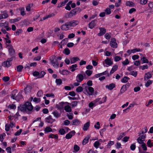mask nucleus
Listing matches in <instances>:
<instances>
[{"label":"nucleus","mask_w":153,"mask_h":153,"mask_svg":"<svg viewBox=\"0 0 153 153\" xmlns=\"http://www.w3.org/2000/svg\"><path fill=\"white\" fill-rule=\"evenodd\" d=\"M132 151H134L136 149L135 143H134L133 144H131L130 147Z\"/></svg>","instance_id":"obj_61"},{"label":"nucleus","mask_w":153,"mask_h":153,"mask_svg":"<svg viewBox=\"0 0 153 153\" xmlns=\"http://www.w3.org/2000/svg\"><path fill=\"white\" fill-rule=\"evenodd\" d=\"M18 90L16 89L14 90L12 92V94H11V98L13 99L16 100V94L18 92Z\"/></svg>","instance_id":"obj_21"},{"label":"nucleus","mask_w":153,"mask_h":153,"mask_svg":"<svg viewBox=\"0 0 153 153\" xmlns=\"http://www.w3.org/2000/svg\"><path fill=\"white\" fill-rule=\"evenodd\" d=\"M83 89L82 87L80 86L78 87L76 89V91L77 92H81L83 91Z\"/></svg>","instance_id":"obj_49"},{"label":"nucleus","mask_w":153,"mask_h":153,"mask_svg":"<svg viewBox=\"0 0 153 153\" xmlns=\"http://www.w3.org/2000/svg\"><path fill=\"white\" fill-rule=\"evenodd\" d=\"M45 133L46 134L47 133L52 132V129L49 126L46 127L44 130Z\"/></svg>","instance_id":"obj_27"},{"label":"nucleus","mask_w":153,"mask_h":153,"mask_svg":"<svg viewBox=\"0 0 153 153\" xmlns=\"http://www.w3.org/2000/svg\"><path fill=\"white\" fill-rule=\"evenodd\" d=\"M107 97L106 96L102 97V100L99 102V104H101L105 102L106 101Z\"/></svg>","instance_id":"obj_34"},{"label":"nucleus","mask_w":153,"mask_h":153,"mask_svg":"<svg viewBox=\"0 0 153 153\" xmlns=\"http://www.w3.org/2000/svg\"><path fill=\"white\" fill-rule=\"evenodd\" d=\"M80 123V121L78 119L73 120L72 121V125L74 126H78Z\"/></svg>","instance_id":"obj_24"},{"label":"nucleus","mask_w":153,"mask_h":153,"mask_svg":"<svg viewBox=\"0 0 153 153\" xmlns=\"http://www.w3.org/2000/svg\"><path fill=\"white\" fill-rule=\"evenodd\" d=\"M134 3L131 1H127L126 3V6L132 7L134 6Z\"/></svg>","instance_id":"obj_33"},{"label":"nucleus","mask_w":153,"mask_h":153,"mask_svg":"<svg viewBox=\"0 0 153 153\" xmlns=\"http://www.w3.org/2000/svg\"><path fill=\"white\" fill-rule=\"evenodd\" d=\"M6 94V91L5 89L2 90L0 92V96L3 97Z\"/></svg>","instance_id":"obj_45"},{"label":"nucleus","mask_w":153,"mask_h":153,"mask_svg":"<svg viewBox=\"0 0 153 153\" xmlns=\"http://www.w3.org/2000/svg\"><path fill=\"white\" fill-rule=\"evenodd\" d=\"M33 108L31 103L29 102H27L23 105L18 107V110L28 114L32 113Z\"/></svg>","instance_id":"obj_1"},{"label":"nucleus","mask_w":153,"mask_h":153,"mask_svg":"<svg viewBox=\"0 0 153 153\" xmlns=\"http://www.w3.org/2000/svg\"><path fill=\"white\" fill-rule=\"evenodd\" d=\"M90 137L89 136L85 137L82 140V144L83 145L86 144L88 142L89 139Z\"/></svg>","instance_id":"obj_26"},{"label":"nucleus","mask_w":153,"mask_h":153,"mask_svg":"<svg viewBox=\"0 0 153 153\" xmlns=\"http://www.w3.org/2000/svg\"><path fill=\"white\" fill-rule=\"evenodd\" d=\"M115 84L114 83H111L109 85H106L105 87L106 88L108 89L109 90L111 91L115 87Z\"/></svg>","instance_id":"obj_9"},{"label":"nucleus","mask_w":153,"mask_h":153,"mask_svg":"<svg viewBox=\"0 0 153 153\" xmlns=\"http://www.w3.org/2000/svg\"><path fill=\"white\" fill-rule=\"evenodd\" d=\"M10 79L9 77L8 76H4L2 78V80L5 82L8 81Z\"/></svg>","instance_id":"obj_52"},{"label":"nucleus","mask_w":153,"mask_h":153,"mask_svg":"<svg viewBox=\"0 0 153 153\" xmlns=\"http://www.w3.org/2000/svg\"><path fill=\"white\" fill-rule=\"evenodd\" d=\"M23 68V67L22 65H19L16 67L17 71L18 72H21Z\"/></svg>","instance_id":"obj_32"},{"label":"nucleus","mask_w":153,"mask_h":153,"mask_svg":"<svg viewBox=\"0 0 153 153\" xmlns=\"http://www.w3.org/2000/svg\"><path fill=\"white\" fill-rule=\"evenodd\" d=\"M76 132L74 130H72L67 134L65 138L67 139H69L72 138L73 136L75 135Z\"/></svg>","instance_id":"obj_6"},{"label":"nucleus","mask_w":153,"mask_h":153,"mask_svg":"<svg viewBox=\"0 0 153 153\" xmlns=\"http://www.w3.org/2000/svg\"><path fill=\"white\" fill-rule=\"evenodd\" d=\"M41 101V100L40 98H37L36 97L34 98L33 100V101L36 103L39 102Z\"/></svg>","instance_id":"obj_62"},{"label":"nucleus","mask_w":153,"mask_h":153,"mask_svg":"<svg viewBox=\"0 0 153 153\" xmlns=\"http://www.w3.org/2000/svg\"><path fill=\"white\" fill-rule=\"evenodd\" d=\"M9 25V23L7 21L5 22L4 23H0V27H4L6 26V25Z\"/></svg>","instance_id":"obj_54"},{"label":"nucleus","mask_w":153,"mask_h":153,"mask_svg":"<svg viewBox=\"0 0 153 153\" xmlns=\"http://www.w3.org/2000/svg\"><path fill=\"white\" fill-rule=\"evenodd\" d=\"M76 12L74 9L71 10L69 13H66L65 15V17L68 19L71 18L76 14Z\"/></svg>","instance_id":"obj_3"},{"label":"nucleus","mask_w":153,"mask_h":153,"mask_svg":"<svg viewBox=\"0 0 153 153\" xmlns=\"http://www.w3.org/2000/svg\"><path fill=\"white\" fill-rule=\"evenodd\" d=\"M70 52V50L68 48H65L63 51V53L67 55H68Z\"/></svg>","instance_id":"obj_30"},{"label":"nucleus","mask_w":153,"mask_h":153,"mask_svg":"<svg viewBox=\"0 0 153 153\" xmlns=\"http://www.w3.org/2000/svg\"><path fill=\"white\" fill-rule=\"evenodd\" d=\"M68 23L69 26L74 27L78 25L79 22L78 20H73L71 21Z\"/></svg>","instance_id":"obj_7"},{"label":"nucleus","mask_w":153,"mask_h":153,"mask_svg":"<svg viewBox=\"0 0 153 153\" xmlns=\"http://www.w3.org/2000/svg\"><path fill=\"white\" fill-rule=\"evenodd\" d=\"M100 145V144L99 142L97 141L94 142V146L96 149H97L98 148Z\"/></svg>","instance_id":"obj_46"},{"label":"nucleus","mask_w":153,"mask_h":153,"mask_svg":"<svg viewBox=\"0 0 153 153\" xmlns=\"http://www.w3.org/2000/svg\"><path fill=\"white\" fill-rule=\"evenodd\" d=\"M104 62L105 63L108 65L107 66L104 65V66H106V67H108L109 66L112 65L113 63V61H111L110 59L108 58L105 60Z\"/></svg>","instance_id":"obj_10"},{"label":"nucleus","mask_w":153,"mask_h":153,"mask_svg":"<svg viewBox=\"0 0 153 153\" xmlns=\"http://www.w3.org/2000/svg\"><path fill=\"white\" fill-rule=\"evenodd\" d=\"M148 129L146 127H145L143 128H142L141 131V133L140 134V135L141 134H143L146 133L147 132Z\"/></svg>","instance_id":"obj_41"},{"label":"nucleus","mask_w":153,"mask_h":153,"mask_svg":"<svg viewBox=\"0 0 153 153\" xmlns=\"http://www.w3.org/2000/svg\"><path fill=\"white\" fill-rule=\"evenodd\" d=\"M46 121L48 123H52L55 121V119H53L51 115H49L48 117L46 118Z\"/></svg>","instance_id":"obj_13"},{"label":"nucleus","mask_w":153,"mask_h":153,"mask_svg":"<svg viewBox=\"0 0 153 153\" xmlns=\"http://www.w3.org/2000/svg\"><path fill=\"white\" fill-rule=\"evenodd\" d=\"M46 73L44 71H41L40 74H39V76L38 77L39 78H41L44 77V75Z\"/></svg>","instance_id":"obj_63"},{"label":"nucleus","mask_w":153,"mask_h":153,"mask_svg":"<svg viewBox=\"0 0 153 153\" xmlns=\"http://www.w3.org/2000/svg\"><path fill=\"white\" fill-rule=\"evenodd\" d=\"M74 149L76 152H78L80 149L79 147L77 145H75L74 146Z\"/></svg>","instance_id":"obj_56"},{"label":"nucleus","mask_w":153,"mask_h":153,"mask_svg":"<svg viewBox=\"0 0 153 153\" xmlns=\"http://www.w3.org/2000/svg\"><path fill=\"white\" fill-rule=\"evenodd\" d=\"M68 1V0H65L63 1L60 3V4H58V7L60 8L65 5V4Z\"/></svg>","instance_id":"obj_28"},{"label":"nucleus","mask_w":153,"mask_h":153,"mask_svg":"<svg viewBox=\"0 0 153 153\" xmlns=\"http://www.w3.org/2000/svg\"><path fill=\"white\" fill-rule=\"evenodd\" d=\"M21 23L23 25H28L29 22L26 19H25Z\"/></svg>","instance_id":"obj_51"},{"label":"nucleus","mask_w":153,"mask_h":153,"mask_svg":"<svg viewBox=\"0 0 153 153\" xmlns=\"http://www.w3.org/2000/svg\"><path fill=\"white\" fill-rule=\"evenodd\" d=\"M59 72L61 74L63 75H67L70 72L67 70L63 69L62 71L59 70Z\"/></svg>","instance_id":"obj_17"},{"label":"nucleus","mask_w":153,"mask_h":153,"mask_svg":"<svg viewBox=\"0 0 153 153\" xmlns=\"http://www.w3.org/2000/svg\"><path fill=\"white\" fill-rule=\"evenodd\" d=\"M153 81L152 80H149L146 82L145 84V86L146 87H148L152 83Z\"/></svg>","instance_id":"obj_42"},{"label":"nucleus","mask_w":153,"mask_h":153,"mask_svg":"<svg viewBox=\"0 0 153 153\" xmlns=\"http://www.w3.org/2000/svg\"><path fill=\"white\" fill-rule=\"evenodd\" d=\"M132 53H134L140 51V49L139 48H135L131 50Z\"/></svg>","instance_id":"obj_57"},{"label":"nucleus","mask_w":153,"mask_h":153,"mask_svg":"<svg viewBox=\"0 0 153 153\" xmlns=\"http://www.w3.org/2000/svg\"><path fill=\"white\" fill-rule=\"evenodd\" d=\"M22 98V95L21 93H19L17 96H16V100L18 101L20 99H21Z\"/></svg>","instance_id":"obj_36"},{"label":"nucleus","mask_w":153,"mask_h":153,"mask_svg":"<svg viewBox=\"0 0 153 153\" xmlns=\"http://www.w3.org/2000/svg\"><path fill=\"white\" fill-rule=\"evenodd\" d=\"M59 132L61 135H63L66 133L64 129L63 128L60 129L59 131Z\"/></svg>","instance_id":"obj_39"},{"label":"nucleus","mask_w":153,"mask_h":153,"mask_svg":"<svg viewBox=\"0 0 153 153\" xmlns=\"http://www.w3.org/2000/svg\"><path fill=\"white\" fill-rule=\"evenodd\" d=\"M48 137L49 138H54L56 140H58V136L57 134H51L48 136Z\"/></svg>","instance_id":"obj_19"},{"label":"nucleus","mask_w":153,"mask_h":153,"mask_svg":"<svg viewBox=\"0 0 153 153\" xmlns=\"http://www.w3.org/2000/svg\"><path fill=\"white\" fill-rule=\"evenodd\" d=\"M129 62L128 59H126L125 61H123L122 63L123 65H126L129 64Z\"/></svg>","instance_id":"obj_50"},{"label":"nucleus","mask_w":153,"mask_h":153,"mask_svg":"<svg viewBox=\"0 0 153 153\" xmlns=\"http://www.w3.org/2000/svg\"><path fill=\"white\" fill-rule=\"evenodd\" d=\"M69 26L68 23L67 22L65 24L63 25L61 27V29L62 30H68V27Z\"/></svg>","instance_id":"obj_11"},{"label":"nucleus","mask_w":153,"mask_h":153,"mask_svg":"<svg viewBox=\"0 0 153 153\" xmlns=\"http://www.w3.org/2000/svg\"><path fill=\"white\" fill-rule=\"evenodd\" d=\"M142 59V63H148L149 62L148 60L145 57H143Z\"/></svg>","instance_id":"obj_59"},{"label":"nucleus","mask_w":153,"mask_h":153,"mask_svg":"<svg viewBox=\"0 0 153 153\" xmlns=\"http://www.w3.org/2000/svg\"><path fill=\"white\" fill-rule=\"evenodd\" d=\"M148 66L146 64L142 66H140V69H141L142 70H143L145 69H147L148 68Z\"/></svg>","instance_id":"obj_48"},{"label":"nucleus","mask_w":153,"mask_h":153,"mask_svg":"<svg viewBox=\"0 0 153 153\" xmlns=\"http://www.w3.org/2000/svg\"><path fill=\"white\" fill-rule=\"evenodd\" d=\"M126 87H125L124 85L122 86L121 87L120 91V92L121 94L124 93L126 90H127V88Z\"/></svg>","instance_id":"obj_38"},{"label":"nucleus","mask_w":153,"mask_h":153,"mask_svg":"<svg viewBox=\"0 0 153 153\" xmlns=\"http://www.w3.org/2000/svg\"><path fill=\"white\" fill-rule=\"evenodd\" d=\"M129 74L135 77L137 75V71H132L130 72Z\"/></svg>","instance_id":"obj_44"},{"label":"nucleus","mask_w":153,"mask_h":153,"mask_svg":"<svg viewBox=\"0 0 153 153\" xmlns=\"http://www.w3.org/2000/svg\"><path fill=\"white\" fill-rule=\"evenodd\" d=\"M90 126V122H88L84 125L83 129L84 131H87Z\"/></svg>","instance_id":"obj_22"},{"label":"nucleus","mask_w":153,"mask_h":153,"mask_svg":"<svg viewBox=\"0 0 153 153\" xmlns=\"http://www.w3.org/2000/svg\"><path fill=\"white\" fill-rule=\"evenodd\" d=\"M11 57L10 58L7 59V60L6 61H4V63L6 64L7 63H8L9 65L8 66H10L11 65V62L13 60V57L14 56H11Z\"/></svg>","instance_id":"obj_16"},{"label":"nucleus","mask_w":153,"mask_h":153,"mask_svg":"<svg viewBox=\"0 0 153 153\" xmlns=\"http://www.w3.org/2000/svg\"><path fill=\"white\" fill-rule=\"evenodd\" d=\"M85 74L88 76H90L92 73V71L90 70H87L85 72Z\"/></svg>","instance_id":"obj_60"},{"label":"nucleus","mask_w":153,"mask_h":153,"mask_svg":"<svg viewBox=\"0 0 153 153\" xmlns=\"http://www.w3.org/2000/svg\"><path fill=\"white\" fill-rule=\"evenodd\" d=\"M64 109L65 111L68 112H70L71 111V109L70 106L68 105H66L64 107Z\"/></svg>","instance_id":"obj_29"},{"label":"nucleus","mask_w":153,"mask_h":153,"mask_svg":"<svg viewBox=\"0 0 153 153\" xmlns=\"http://www.w3.org/2000/svg\"><path fill=\"white\" fill-rule=\"evenodd\" d=\"M152 77V74L150 72H149L145 74V76L144 77V79L146 80H147L151 78Z\"/></svg>","instance_id":"obj_15"},{"label":"nucleus","mask_w":153,"mask_h":153,"mask_svg":"<svg viewBox=\"0 0 153 153\" xmlns=\"http://www.w3.org/2000/svg\"><path fill=\"white\" fill-rule=\"evenodd\" d=\"M10 125L8 124H6L5 125V130L6 131H9Z\"/></svg>","instance_id":"obj_55"},{"label":"nucleus","mask_w":153,"mask_h":153,"mask_svg":"<svg viewBox=\"0 0 153 153\" xmlns=\"http://www.w3.org/2000/svg\"><path fill=\"white\" fill-rule=\"evenodd\" d=\"M97 20L94 19L91 21L88 24L89 27L91 29H92L97 24Z\"/></svg>","instance_id":"obj_8"},{"label":"nucleus","mask_w":153,"mask_h":153,"mask_svg":"<svg viewBox=\"0 0 153 153\" xmlns=\"http://www.w3.org/2000/svg\"><path fill=\"white\" fill-rule=\"evenodd\" d=\"M23 32V30L22 29H18L16 32V34H14L16 36H19V34Z\"/></svg>","instance_id":"obj_47"},{"label":"nucleus","mask_w":153,"mask_h":153,"mask_svg":"<svg viewBox=\"0 0 153 153\" xmlns=\"http://www.w3.org/2000/svg\"><path fill=\"white\" fill-rule=\"evenodd\" d=\"M78 78L79 80L76 79L77 82H82L84 79V76L82 74H78L76 76V78Z\"/></svg>","instance_id":"obj_12"},{"label":"nucleus","mask_w":153,"mask_h":153,"mask_svg":"<svg viewBox=\"0 0 153 153\" xmlns=\"http://www.w3.org/2000/svg\"><path fill=\"white\" fill-rule=\"evenodd\" d=\"M116 39L114 38H112L111 39L110 42V45L111 46L114 48H116L117 47V43L116 42Z\"/></svg>","instance_id":"obj_4"},{"label":"nucleus","mask_w":153,"mask_h":153,"mask_svg":"<svg viewBox=\"0 0 153 153\" xmlns=\"http://www.w3.org/2000/svg\"><path fill=\"white\" fill-rule=\"evenodd\" d=\"M52 114H53V116L56 118H58L61 116V114L59 113L57 111H55L52 112Z\"/></svg>","instance_id":"obj_23"},{"label":"nucleus","mask_w":153,"mask_h":153,"mask_svg":"<svg viewBox=\"0 0 153 153\" xmlns=\"http://www.w3.org/2000/svg\"><path fill=\"white\" fill-rule=\"evenodd\" d=\"M105 12L107 15L110 14L111 13L110 9L108 8H106L105 10Z\"/></svg>","instance_id":"obj_64"},{"label":"nucleus","mask_w":153,"mask_h":153,"mask_svg":"<svg viewBox=\"0 0 153 153\" xmlns=\"http://www.w3.org/2000/svg\"><path fill=\"white\" fill-rule=\"evenodd\" d=\"M79 60V58L77 56L73 57L70 59L71 64H73L75 63L76 62Z\"/></svg>","instance_id":"obj_18"},{"label":"nucleus","mask_w":153,"mask_h":153,"mask_svg":"<svg viewBox=\"0 0 153 153\" xmlns=\"http://www.w3.org/2000/svg\"><path fill=\"white\" fill-rule=\"evenodd\" d=\"M99 29L100 30V32L97 33V35L99 36H101L103 35L106 32V29L102 27H99Z\"/></svg>","instance_id":"obj_5"},{"label":"nucleus","mask_w":153,"mask_h":153,"mask_svg":"<svg viewBox=\"0 0 153 153\" xmlns=\"http://www.w3.org/2000/svg\"><path fill=\"white\" fill-rule=\"evenodd\" d=\"M8 51L10 56H13L15 53V50L13 48L11 49H9Z\"/></svg>","instance_id":"obj_37"},{"label":"nucleus","mask_w":153,"mask_h":153,"mask_svg":"<svg viewBox=\"0 0 153 153\" xmlns=\"http://www.w3.org/2000/svg\"><path fill=\"white\" fill-rule=\"evenodd\" d=\"M97 104H95L93 101L91 102L89 104V107L91 109H93L94 107L96 106Z\"/></svg>","instance_id":"obj_31"},{"label":"nucleus","mask_w":153,"mask_h":153,"mask_svg":"<svg viewBox=\"0 0 153 153\" xmlns=\"http://www.w3.org/2000/svg\"><path fill=\"white\" fill-rule=\"evenodd\" d=\"M137 142L140 144H143L144 143V140L141 139L140 137H138L137 139Z\"/></svg>","instance_id":"obj_58"},{"label":"nucleus","mask_w":153,"mask_h":153,"mask_svg":"<svg viewBox=\"0 0 153 153\" xmlns=\"http://www.w3.org/2000/svg\"><path fill=\"white\" fill-rule=\"evenodd\" d=\"M50 60V62L54 68H58L59 67V62L56 56H52Z\"/></svg>","instance_id":"obj_2"},{"label":"nucleus","mask_w":153,"mask_h":153,"mask_svg":"<svg viewBox=\"0 0 153 153\" xmlns=\"http://www.w3.org/2000/svg\"><path fill=\"white\" fill-rule=\"evenodd\" d=\"M130 78L127 76H124L121 80V82L123 83L127 82L128 80H130Z\"/></svg>","instance_id":"obj_25"},{"label":"nucleus","mask_w":153,"mask_h":153,"mask_svg":"<svg viewBox=\"0 0 153 153\" xmlns=\"http://www.w3.org/2000/svg\"><path fill=\"white\" fill-rule=\"evenodd\" d=\"M32 89V87L31 86L27 85V87L25 88V94L29 93L30 92Z\"/></svg>","instance_id":"obj_20"},{"label":"nucleus","mask_w":153,"mask_h":153,"mask_svg":"<svg viewBox=\"0 0 153 153\" xmlns=\"http://www.w3.org/2000/svg\"><path fill=\"white\" fill-rule=\"evenodd\" d=\"M55 82L57 85H60L62 83V80L60 79H56Z\"/></svg>","instance_id":"obj_35"},{"label":"nucleus","mask_w":153,"mask_h":153,"mask_svg":"<svg viewBox=\"0 0 153 153\" xmlns=\"http://www.w3.org/2000/svg\"><path fill=\"white\" fill-rule=\"evenodd\" d=\"M125 134L124 133H122L120 134L119 136L117 138V139L118 140H120L123 137L125 136Z\"/></svg>","instance_id":"obj_53"},{"label":"nucleus","mask_w":153,"mask_h":153,"mask_svg":"<svg viewBox=\"0 0 153 153\" xmlns=\"http://www.w3.org/2000/svg\"><path fill=\"white\" fill-rule=\"evenodd\" d=\"M25 10V8L24 7H22L20 9V14L22 16H23L26 15Z\"/></svg>","instance_id":"obj_40"},{"label":"nucleus","mask_w":153,"mask_h":153,"mask_svg":"<svg viewBox=\"0 0 153 153\" xmlns=\"http://www.w3.org/2000/svg\"><path fill=\"white\" fill-rule=\"evenodd\" d=\"M77 67V65L76 64L73 65L69 67V69L71 70V72H74L78 69L77 68H76Z\"/></svg>","instance_id":"obj_14"},{"label":"nucleus","mask_w":153,"mask_h":153,"mask_svg":"<svg viewBox=\"0 0 153 153\" xmlns=\"http://www.w3.org/2000/svg\"><path fill=\"white\" fill-rule=\"evenodd\" d=\"M147 144L148 147H151L153 146V144L151 142V140L150 139H149L148 140Z\"/></svg>","instance_id":"obj_43"}]
</instances>
